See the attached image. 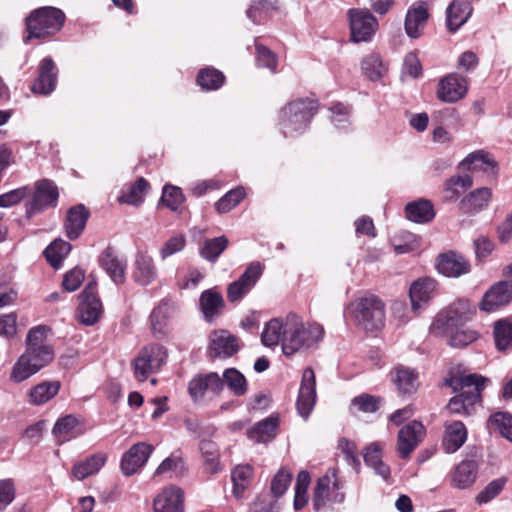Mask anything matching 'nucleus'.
I'll use <instances>...</instances> for the list:
<instances>
[{
  "instance_id": "nucleus-1",
  "label": "nucleus",
  "mask_w": 512,
  "mask_h": 512,
  "mask_svg": "<svg viewBox=\"0 0 512 512\" xmlns=\"http://www.w3.org/2000/svg\"><path fill=\"white\" fill-rule=\"evenodd\" d=\"M324 329L319 324L305 327L301 317L295 313L285 318H273L265 324L261 342L266 347L279 344L286 356H292L303 348H310L323 337Z\"/></svg>"
},
{
  "instance_id": "nucleus-2",
  "label": "nucleus",
  "mask_w": 512,
  "mask_h": 512,
  "mask_svg": "<svg viewBox=\"0 0 512 512\" xmlns=\"http://www.w3.org/2000/svg\"><path fill=\"white\" fill-rule=\"evenodd\" d=\"M488 383L490 379L480 374L459 372L454 374L450 371L444 384L458 394L449 400L447 409L453 414L471 416L475 412L476 405L481 404L482 392Z\"/></svg>"
},
{
  "instance_id": "nucleus-3",
  "label": "nucleus",
  "mask_w": 512,
  "mask_h": 512,
  "mask_svg": "<svg viewBox=\"0 0 512 512\" xmlns=\"http://www.w3.org/2000/svg\"><path fill=\"white\" fill-rule=\"evenodd\" d=\"M317 110L318 104L312 99L292 100L279 110L276 125L285 137H295L306 131Z\"/></svg>"
},
{
  "instance_id": "nucleus-4",
  "label": "nucleus",
  "mask_w": 512,
  "mask_h": 512,
  "mask_svg": "<svg viewBox=\"0 0 512 512\" xmlns=\"http://www.w3.org/2000/svg\"><path fill=\"white\" fill-rule=\"evenodd\" d=\"M64 12L56 7L44 6L32 11L26 18V29L31 38L50 39L58 33L65 22Z\"/></svg>"
},
{
  "instance_id": "nucleus-5",
  "label": "nucleus",
  "mask_w": 512,
  "mask_h": 512,
  "mask_svg": "<svg viewBox=\"0 0 512 512\" xmlns=\"http://www.w3.org/2000/svg\"><path fill=\"white\" fill-rule=\"evenodd\" d=\"M347 310L356 325L366 331L380 330L385 324V305L376 296L357 298Z\"/></svg>"
},
{
  "instance_id": "nucleus-6",
  "label": "nucleus",
  "mask_w": 512,
  "mask_h": 512,
  "mask_svg": "<svg viewBox=\"0 0 512 512\" xmlns=\"http://www.w3.org/2000/svg\"><path fill=\"white\" fill-rule=\"evenodd\" d=\"M54 357L53 348H25L12 367L10 379L21 383L48 366Z\"/></svg>"
},
{
  "instance_id": "nucleus-7",
  "label": "nucleus",
  "mask_w": 512,
  "mask_h": 512,
  "mask_svg": "<svg viewBox=\"0 0 512 512\" xmlns=\"http://www.w3.org/2000/svg\"><path fill=\"white\" fill-rule=\"evenodd\" d=\"M341 489L342 486L337 477V469H328L323 476L318 478L314 487V509L320 512L331 508L334 504H341L345 499V494Z\"/></svg>"
},
{
  "instance_id": "nucleus-8",
  "label": "nucleus",
  "mask_w": 512,
  "mask_h": 512,
  "mask_svg": "<svg viewBox=\"0 0 512 512\" xmlns=\"http://www.w3.org/2000/svg\"><path fill=\"white\" fill-rule=\"evenodd\" d=\"M167 361V350L160 344L143 347L133 360L134 376L138 381H145L149 375L157 373Z\"/></svg>"
},
{
  "instance_id": "nucleus-9",
  "label": "nucleus",
  "mask_w": 512,
  "mask_h": 512,
  "mask_svg": "<svg viewBox=\"0 0 512 512\" xmlns=\"http://www.w3.org/2000/svg\"><path fill=\"white\" fill-rule=\"evenodd\" d=\"M78 319L86 325H94L103 312L102 302L97 294V284L90 281L79 295Z\"/></svg>"
},
{
  "instance_id": "nucleus-10",
  "label": "nucleus",
  "mask_w": 512,
  "mask_h": 512,
  "mask_svg": "<svg viewBox=\"0 0 512 512\" xmlns=\"http://www.w3.org/2000/svg\"><path fill=\"white\" fill-rule=\"evenodd\" d=\"M474 313L468 300L459 299L438 315L436 323L443 331L455 330L471 320Z\"/></svg>"
},
{
  "instance_id": "nucleus-11",
  "label": "nucleus",
  "mask_w": 512,
  "mask_h": 512,
  "mask_svg": "<svg viewBox=\"0 0 512 512\" xmlns=\"http://www.w3.org/2000/svg\"><path fill=\"white\" fill-rule=\"evenodd\" d=\"M351 40L354 42H367L371 40L378 28V21L367 9H350Z\"/></svg>"
},
{
  "instance_id": "nucleus-12",
  "label": "nucleus",
  "mask_w": 512,
  "mask_h": 512,
  "mask_svg": "<svg viewBox=\"0 0 512 512\" xmlns=\"http://www.w3.org/2000/svg\"><path fill=\"white\" fill-rule=\"evenodd\" d=\"M263 273V267L259 262L250 263L243 274L227 287V299L230 302H239L256 285Z\"/></svg>"
},
{
  "instance_id": "nucleus-13",
  "label": "nucleus",
  "mask_w": 512,
  "mask_h": 512,
  "mask_svg": "<svg viewBox=\"0 0 512 512\" xmlns=\"http://www.w3.org/2000/svg\"><path fill=\"white\" fill-rule=\"evenodd\" d=\"M426 434L424 425L417 420L403 426L397 435L396 451L401 459H407L423 441Z\"/></svg>"
},
{
  "instance_id": "nucleus-14",
  "label": "nucleus",
  "mask_w": 512,
  "mask_h": 512,
  "mask_svg": "<svg viewBox=\"0 0 512 512\" xmlns=\"http://www.w3.org/2000/svg\"><path fill=\"white\" fill-rule=\"evenodd\" d=\"M512 301V282L503 280L494 283L483 295L479 309L484 312H495Z\"/></svg>"
},
{
  "instance_id": "nucleus-15",
  "label": "nucleus",
  "mask_w": 512,
  "mask_h": 512,
  "mask_svg": "<svg viewBox=\"0 0 512 512\" xmlns=\"http://www.w3.org/2000/svg\"><path fill=\"white\" fill-rule=\"evenodd\" d=\"M316 403V378L312 368L308 367L303 371L299 388L296 408L298 414L307 419Z\"/></svg>"
},
{
  "instance_id": "nucleus-16",
  "label": "nucleus",
  "mask_w": 512,
  "mask_h": 512,
  "mask_svg": "<svg viewBox=\"0 0 512 512\" xmlns=\"http://www.w3.org/2000/svg\"><path fill=\"white\" fill-rule=\"evenodd\" d=\"M58 197V188L53 181L48 179L38 181L35 185L34 196L27 204V214L31 216L48 207H55Z\"/></svg>"
},
{
  "instance_id": "nucleus-17",
  "label": "nucleus",
  "mask_w": 512,
  "mask_h": 512,
  "mask_svg": "<svg viewBox=\"0 0 512 512\" xmlns=\"http://www.w3.org/2000/svg\"><path fill=\"white\" fill-rule=\"evenodd\" d=\"M223 391V381L216 372L198 374L188 384V392L194 402L201 401L206 392L219 395Z\"/></svg>"
},
{
  "instance_id": "nucleus-18",
  "label": "nucleus",
  "mask_w": 512,
  "mask_h": 512,
  "mask_svg": "<svg viewBox=\"0 0 512 512\" xmlns=\"http://www.w3.org/2000/svg\"><path fill=\"white\" fill-rule=\"evenodd\" d=\"M58 79V68L49 56L44 57L38 66V76L31 86L35 94L50 95L56 88Z\"/></svg>"
},
{
  "instance_id": "nucleus-19",
  "label": "nucleus",
  "mask_w": 512,
  "mask_h": 512,
  "mask_svg": "<svg viewBox=\"0 0 512 512\" xmlns=\"http://www.w3.org/2000/svg\"><path fill=\"white\" fill-rule=\"evenodd\" d=\"M154 448L145 442L134 444L121 459V471L125 476L137 473L148 461Z\"/></svg>"
},
{
  "instance_id": "nucleus-20",
  "label": "nucleus",
  "mask_w": 512,
  "mask_h": 512,
  "mask_svg": "<svg viewBox=\"0 0 512 512\" xmlns=\"http://www.w3.org/2000/svg\"><path fill=\"white\" fill-rule=\"evenodd\" d=\"M466 93V78L457 73H451L440 80L437 97L443 102L455 103L462 99Z\"/></svg>"
},
{
  "instance_id": "nucleus-21",
  "label": "nucleus",
  "mask_w": 512,
  "mask_h": 512,
  "mask_svg": "<svg viewBox=\"0 0 512 512\" xmlns=\"http://www.w3.org/2000/svg\"><path fill=\"white\" fill-rule=\"evenodd\" d=\"M436 288V282L431 278H420L414 281L409 289L411 309L418 314L428 306L433 292Z\"/></svg>"
},
{
  "instance_id": "nucleus-22",
  "label": "nucleus",
  "mask_w": 512,
  "mask_h": 512,
  "mask_svg": "<svg viewBox=\"0 0 512 512\" xmlns=\"http://www.w3.org/2000/svg\"><path fill=\"white\" fill-rule=\"evenodd\" d=\"M132 277L141 286H147L157 279V267L152 256L147 251H138L136 253Z\"/></svg>"
},
{
  "instance_id": "nucleus-23",
  "label": "nucleus",
  "mask_w": 512,
  "mask_h": 512,
  "mask_svg": "<svg viewBox=\"0 0 512 512\" xmlns=\"http://www.w3.org/2000/svg\"><path fill=\"white\" fill-rule=\"evenodd\" d=\"M443 427L442 448L448 454L455 453L467 440V428L463 422L456 420L446 421Z\"/></svg>"
},
{
  "instance_id": "nucleus-24",
  "label": "nucleus",
  "mask_w": 512,
  "mask_h": 512,
  "mask_svg": "<svg viewBox=\"0 0 512 512\" xmlns=\"http://www.w3.org/2000/svg\"><path fill=\"white\" fill-rule=\"evenodd\" d=\"M239 350L238 339L226 330L210 334L209 351L214 357H231Z\"/></svg>"
},
{
  "instance_id": "nucleus-25",
  "label": "nucleus",
  "mask_w": 512,
  "mask_h": 512,
  "mask_svg": "<svg viewBox=\"0 0 512 512\" xmlns=\"http://www.w3.org/2000/svg\"><path fill=\"white\" fill-rule=\"evenodd\" d=\"M183 492L180 488L170 486L162 490L154 499L155 512H184Z\"/></svg>"
},
{
  "instance_id": "nucleus-26",
  "label": "nucleus",
  "mask_w": 512,
  "mask_h": 512,
  "mask_svg": "<svg viewBox=\"0 0 512 512\" xmlns=\"http://www.w3.org/2000/svg\"><path fill=\"white\" fill-rule=\"evenodd\" d=\"M437 269L447 277H459L470 271V264L464 256L449 252L439 256Z\"/></svg>"
},
{
  "instance_id": "nucleus-27",
  "label": "nucleus",
  "mask_w": 512,
  "mask_h": 512,
  "mask_svg": "<svg viewBox=\"0 0 512 512\" xmlns=\"http://www.w3.org/2000/svg\"><path fill=\"white\" fill-rule=\"evenodd\" d=\"M89 216V211L82 204L73 206L68 210L64 227L66 236L70 240H75L82 234Z\"/></svg>"
},
{
  "instance_id": "nucleus-28",
  "label": "nucleus",
  "mask_w": 512,
  "mask_h": 512,
  "mask_svg": "<svg viewBox=\"0 0 512 512\" xmlns=\"http://www.w3.org/2000/svg\"><path fill=\"white\" fill-rule=\"evenodd\" d=\"M178 312V306L175 302L168 299H163L152 310L150 314L151 328L154 333H163L165 327L168 325Z\"/></svg>"
},
{
  "instance_id": "nucleus-29",
  "label": "nucleus",
  "mask_w": 512,
  "mask_h": 512,
  "mask_svg": "<svg viewBox=\"0 0 512 512\" xmlns=\"http://www.w3.org/2000/svg\"><path fill=\"white\" fill-rule=\"evenodd\" d=\"M429 18L427 4L421 2L418 6H412L408 9L405 18V31L411 38H418Z\"/></svg>"
},
{
  "instance_id": "nucleus-30",
  "label": "nucleus",
  "mask_w": 512,
  "mask_h": 512,
  "mask_svg": "<svg viewBox=\"0 0 512 512\" xmlns=\"http://www.w3.org/2000/svg\"><path fill=\"white\" fill-rule=\"evenodd\" d=\"M52 433L58 443H65L80 436L83 429L78 418L69 414L56 421Z\"/></svg>"
},
{
  "instance_id": "nucleus-31",
  "label": "nucleus",
  "mask_w": 512,
  "mask_h": 512,
  "mask_svg": "<svg viewBox=\"0 0 512 512\" xmlns=\"http://www.w3.org/2000/svg\"><path fill=\"white\" fill-rule=\"evenodd\" d=\"M383 445L380 442H373L366 447L363 458L365 464L372 468L375 474L379 475L383 480L390 479V467L382 460Z\"/></svg>"
},
{
  "instance_id": "nucleus-32",
  "label": "nucleus",
  "mask_w": 512,
  "mask_h": 512,
  "mask_svg": "<svg viewBox=\"0 0 512 512\" xmlns=\"http://www.w3.org/2000/svg\"><path fill=\"white\" fill-rule=\"evenodd\" d=\"M100 264L115 284L124 283L127 268L125 259L117 257L110 249H106L100 258Z\"/></svg>"
},
{
  "instance_id": "nucleus-33",
  "label": "nucleus",
  "mask_w": 512,
  "mask_h": 512,
  "mask_svg": "<svg viewBox=\"0 0 512 512\" xmlns=\"http://www.w3.org/2000/svg\"><path fill=\"white\" fill-rule=\"evenodd\" d=\"M278 425V416L271 415L251 427L247 432L248 438L256 443H266L271 441L276 436Z\"/></svg>"
},
{
  "instance_id": "nucleus-34",
  "label": "nucleus",
  "mask_w": 512,
  "mask_h": 512,
  "mask_svg": "<svg viewBox=\"0 0 512 512\" xmlns=\"http://www.w3.org/2000/svg\"><path fill=\"white\" fill-rule=\"evenodd\" d=\"M61 383L58 380L42 381L34 385L28 392L29 403L40 406L53 399L60 391Z\"/></svg>"
},
{
  "instance_id": "nucleus-35",
  "label": "nucleus",
  "mask_w": 512,
  "mask_h": 512,
  "mask_svg": "<svg viewBox=\"0 0 512 512\" xmlns=\"http://www.w3.org/2000/svg\"><path fill=\"white\" fill-rule=\"evenodd\" d=\"M277 9V0H252L246 10V16L254 24H262L271 18Z\"/></svg>"
},
{
  "instance_id": "nucleus-36",
  "label": "nucleus",
  "mask_w": 512,
  "mask_h": 512,
  "mask_svg": "<svg viewBox=\"0 0 512 512\" xmlns=\"http://www.w3.org/2000/svg\"><path fill=\"white\" fill-rule=\"evenodd\" d=\"M478 472V464L474 460H464L459 463L452 477V484L459 489H465L471 486L476 478Z\"/></svg>"
},
{
  "instance_id": "nucleus-37",
  "label": "nucleus",
  "mask_w": 512,
  "mask_h": 512,
  "mask_svg": "<svg viewBox=\"0 0 512 512\" xmlns=\"http://www.w3.org/2000/svg\"><path fill=\"white\" fill-rule=\"evenodd\" d=\"M150 188L149 182L143 178H138L135 183L124 187L118 197L119 203L139 206L143 203L144 197Z\"/></svg>"
},
{
  "instance_id": "nucleus-38",
  "label": "nucleus",
  "mask_w": 512,
  "mask_h": 512,
  "mask_svg": "<svg viewBox=\"0 0 512 512\" xmlns=\"http://www.w3.org/2000/svg\"><path fill=\"white\" fill-rule=\"evenodd\" d=\"M199 305L205 319L210 322L224 307V300L220 293L207 289L202 292Z\"/></svg>"
},
{
  "instance_id": "nucleus-39",
  "label": "nucleus",
  "mask_w": 512,
  "mask_h": 512,
  "mask_svg": "<svg viewBox=\"0 0 512 512\" xmlns=\"http://www.w3.org/2000/svg\"><path fill=\"white\" fill-rule=\"evenodd\" d=\"M491 196L492 192L487 187L476 189L461 200V209L467 213H476L488 206Z\"/></svg>"
},
{
  "instance_id": "nucleus-40",
  "label": "nucleus",
  "mask_w": 512,
  "mask_h": 512,
  "mask_svg": "<svg viewBox=\"0 0 512 512\" xmlns=\"http://www.w3.org/2000/svg\"><path fill=\"white\" fill-rule=\"evenodd\" d=\"M107 456L104 453H97L88 457L85 461L76 463L72 468L74 477L84 480L92 474L97 473L106 463Z\"/></svg>"
},
{
  "instance_id": "nucleus-41",
  "label": "nucleus",
  "mask_w": 512,
  "mask_h": 512,
  "mask_svg": "<svg viewBox=\"0 0 512 512\" xmlns=\"http://www.w3.org/2000/svg\"><path fill=\"white\" fill-rule=\"evenodd\" d=\"M406 216L416 223H426L435 217L433 205L428 200H419L408 203L405 207Z\"/></svg>"
},
{
  "instance_id": "nucleus-42",
  "label": "nucleus",
  "mask_w": 512,
  "mask_h": 512,
  "mask_svg": "<svg viewBox=\"0 0 512 512\" xmlns=\"http://www.w3.org/2000/svg\"><path fill=\"white\" fill-rule=\"evenodd\" d=\"M493 336L499 351L512 348V317L497 320L493 325Z\"/></svg>"
},
{
  "instance_id": "nucleus-43",
  "label": "nucleus",
  "mask_w": 512,
  "mask_h": 512,
  "mask_svg": "<svg viewBox=\"0 0 512 512\" xmlns=\"http://www.w3.org/2000/svg\"><path fill=\"white\" fill-rule=\"evenodd\" d=\"M253 477L252 466L238 465L231 473V479L233 482V495L240 499L243 496L244 491L250 486Z\"/></svg>"
},
{
  "instance_id": "nucleus-44",
  "label": "nucleus",
  "mask_w": 512,
  "mask_h": 512,
  "mask_svg": "<svg viewBox=\"0 0 512 512\" xmlns=\"http://www.w3.org/2000/svg\"><path fill=\"white\" fill-rule=\"evenodd\" d=\"M393 381L402 394L415 392L419 385L418 374L414 370L405 367L396 369Z\"/></svg>"
},
{
  "instance_id": "nucleus-45",
  "label": "nucleus",
  "mask_w": 512,
  "mask_h": 512,
  "mask_svg": "<svg viewBox=\"0 0 512 512\" xmlns=\"http://www.w3.org/2000/svg\"><path fill=\"white\" fill-rule=\"evenodd\" d=\"M229 240L226 236H219L211 239H206L200 248V256L209 261L216 262L219 256L228 247Z\"/></svg>"
},
{
  "instance_id": "nucleus-46",
  "label": "nucleus",
  "mask_w": 512,
  "mask_h": 512,
  "mask_svg": "<svg viewBox=\"0 0 512 512\" xmlns=\"http://www.w3.org/2000/svg\"><path fill=\"white\" fill-rule=\"evenodd\" d=\"M223 386L226 385L228 389L235 396H243L248 390V382L245 376L235 368L225 369L223 372Z\"/></svg>"
},
{
  "instance_id": "nucleus-47",
  "label": "nucleus",
  "mask_w": 512,
  "mask_h": 512,
  "mask_svg": "<svg viewBox=\"0 0 512 512\" xmlns=\"http://www.w3.org/2000/svg\"><path fill=\"white\" fill-rule=\"evenodd\" d=\"M71 244L58 239L53 241L50 245H48L44 250V256L46 260L53 266L58 267L63 259L69 254L71 251Z\"/></svg>"
},
{
  "instance_id": "nucleus-48",
  "label": "nucleus",
  "mask_w": 512,
  "mask_h": 512,
  "mask_svg": "<svg viewBox=\"0 0 512 512\" xmlns=\"http://www.w3.org/2000/svg\"><path fill=\"white\" fill-rule=\"evenodd\" d=\"M495 167L494 161L488 158L483 151H475L464 158L460 163L462 170H484L488 171Z\"/></svg>"
},
{
  "instance_id": "nucleus-49",
  "label": "nucleus",
  "mask_w": 512,
  "mask_h": 512,
  "mask_svg": "<svg viewBox=\"0 0 512 512\" xmlns=\"http://www.w3.org/2000/svg\"><path fill=\"white\" fill-rule=\"evenodd\" d=\"M225 81V76L222 72L214 68H204L199 71L197 76V83L202 89L217 90Z\"/></svg>"
},
{
  "instance_id": "nucleus-50",
  "label": "nucleus",
  "mask_w": 512,
  "mask_h": 512,
  "mask_svg": "<svg viewBox=\"0 0 512 512\" xmlns=\"http://www.w3.org/2000/svg\"><path fill=\"white\" fill-rule=\"evenodd\" d=\"M363 73L372 81L380 79L387 67L378 54H370L362 61Z\"/></svg>"
},
{
  "instance_id": "nucleus-51",
  "label": "nucleus",
  "mask_w": 512,
  "mask_h": 512,
  "mask_svg": "<svg viewBox=\"0 0 512 512\" xmlns=\"http://www.w3.org/2000/svg\"><path fill=\"white\" fill-rule=\"evenodd\" d=\"M449 336V344L452 347L462 348L473 343L477 338L478 334L476 331L468 328L459 327L455 330L444 331Z\"/></svg>"
},
{
  "instance_id": "nucleus-52",
  "label": "nucleus",
  "mask_w": 512,
  "mask_h": 512,
  "mask_svg": "<svg viewBox=\"0 0 512 512\" xmlns=\"http://www.w3.org/2000/svg\"><path fill=\"white\" fill-rule=\"evenodd\" d=\"M243 187H237L227 192L216 203L215 208L219 213H227L235 208L245 197Z\"/></svg>"
},
{
  "instance_id": "nucleus-53",
  "label": "nucleus",
  "mask_w": 512,
  "mask_h": 512,
  "mask_svg": "<svg viewBox=\"0 0 512 512\" xmlns=\"http://www.w3.org/2000/svg\"><path fill=\"white\" fill-rule=\"evenodd\" d=\"M184 201L185 196L181 188L169 184L163 187L160 202L171 211H177Z\"/></svg>"
},
{
  "instance_id": "nucleus-54",
  "label": "nucleus",
  "mask_w": 512,
  "mask_h": 512,
  "mask_svg": "<svg viewBox=\"0 0 512 512\" xmlns=\"http://www.w3.org/2000/svg\"><path fill=\"white\" fill-rule=\"evenodd\" d=\"M329 110L334 126L340 130H347L350 125L351 106L339 102L331 105Z\"/></svg>"
},
{
  "instance_id": "nucleus-55",
  "label": "nucleus",
  "mask_w": 512,
  "mask_h": 512,
  "mask_svg": "<svg viewBox=\"0 0 512 512\" xmlns=\"http://www.w3.org/2000/svg\"><path fill=\"white\" fill-rule=\"evenodd\" d=\"M489 424L495 427L503 437L512 442V415L507 412H496L490 416Z\"/></svg>"
},
{
  "instance_id": "nucleus-56",
  "label": "nucleus",
  "mask_w": 512,
  "mask_h": 512,
  "mask_svg": "<svg viewBox=\"0 0 512 512\" xmlns=\"http://www.w3.org/2000/svg\"><path fill=\"white\" fill-rule=\"evenodd\" d=\"M186 246V238L183 234H177L166 240L159 249V256L165 261L174 254L181 252Z\"/></svg>"
},
{
  "instance_id": "nucleus-57",
  "label": "nucleus",
  "mask_w": 512,
  "mask_h": 512,
  "mask_svg": "<svg viewBox=\"0 0 512 512\" xmlns=\"http://www.w3.org/2000/svg\"><path fill=\"white\" fill-rule=\"evenodd\" d=\"M507 479L504 477L497 478L489 482L486 487L477 495L476 502L478 504H486L498 496L506 485Z\"/></svg>"
},
{
  "instance_id": "nucleus-58",
  "label": "nucleus",
  "mask_w": 512,
  "mask_h": 512,
  "mask_svg": "<svg viewBox=\"0 0 512 512\" xmlns=\"http://www.w3.org/2000/svg\"><path fill=\"white\" fill-rule=\"evenodd\" d=\"M48 328L45 325H39L31 328L28 331L26 337V347L25 348H52L51 345L46 343Z\"/></svg>"
},
{
  "instance_id": "nucleus-59",
  "label": "nucleus",
  "mask_w": 512,
  "mask_h": 512,
  "mask_svg": "<svg viewBox=\"0 0 512 512\" xmlns=\"http://www.w3.org/2000/svg\"><path fill=\"white\" fill-rule=\"evenodd\" d=\"M256 63L259 67L267 68L275 73L277 68V56L266 46L255 41Z\"/></svg>"
},
{
  "instance_id": "nucleus-60",
  "label": "nucleus",
  "mask_w": 512,
  "mask_h": 512,
  "mask_svg": "<svg viewBox=\"0 0 512 512\" xmlns=\"http://www.w3.org/2000/svg\"><path fill=\"white\" fill-rule=\"evenodd\" d=\"M381 399L370 394H361L351 400V407L363 413H374L379 409Z\"/></svg>"
},
{
  "instance_id": "nucleus-61",
  "label": "nucleus",
  "mask_w": 512,
  "mask_h": 512,
  "mask_svg": "<svg viewBox=\"0 0 512 512\" xmlns=\"http://www.w3.org/2000/svg\"><path fill=\"white\" fill-rule=\"evenodd\" d=\"M292 480V474L281 468L271 482V492L275 497H281L288 489Z\"/></svg>"
},
{
  "instance_id": "nucleus-62",
  "label": "nucleus",
  "mask_w": 512,
  "mask_h": 512,
  "mask_svg": "<svg viewBox=\"0 0 512 512\" xmlns=\"http://www.w3.org/2000/svg\"><path fill=\"white\" fill-rule=\"evenodd\" d=\"M84 278V270L79 267H74L64 275L62 286L65 291L74 292L80 287Z\"/></svg>"
},
{
  "instance_id": "nucleus-63",
  "label": "nucleus",
  "mask_w": 512,
  "mask_h": 512,
  "mask_svg": "<svg viewBox=\"0 0 512 512\" xmlns=\"http://www.w3.org/2000/svg\"><path fill=\"white\" fill-rule=\"evenodd\" d=\"M402 237L405 240L403 243L398 242L397 238L393 240L394 251L397 254L409 253L419 247V240L416 235L410 232H403Z\"/></svg>"
},
{
  "instance_id": "nucleus-64",
  "label": "nucleus",
  "mask_w": 512,
  "mask_h": 512,
  "mask_svg": "<svg viewBox=\"0 0 512 512\" xmlns=\"http://www.w3.org/2000/svg\"><path fill=\"white\" fill-rule=\"evenodd\" d=\"M15 498V488L12 480H0V511L4 510Z\"/></svg>"
}]
</instances>
